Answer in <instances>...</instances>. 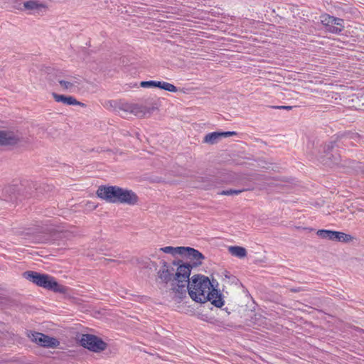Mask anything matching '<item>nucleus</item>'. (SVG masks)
<instances>
[{
  "label": "nucleus",
  "mask_w": 364,
  "mask_h": 364,
  "mask_svg": "<svg viewBox=\"0 0 364 364\" xmlns=\"http://www.w3.org/2000/svg\"><path fill=\"white\" fill-rule=\"evenodd\" d=\"M185 291H188L190 297L198 303L210 301L215 307L220 308L224 304L223 294L213 287L208 277L202 274H195L186 282Z\"/></svg>",
  "instance_id": "1"
},
{
  "label": "nucleus",
  "mask_w": 364,
  "mask_h": 364,
  "mask_svg": "<svg viewBox=\"0 0 364 364\" xmlns=\"http://www.w3.org/2000/svg\"><path fill=\"white\" fill-rule=\"evenodd\" d=\"M173 266L177 267L176 272L174 274L173 283L171 284L172 291L176 297L182 299L186 297L185 284L188 281L191 275L192 266L188 263H183L182 260H173L172 262Z\"/></svg>",
  "instance_id": "2"
},
{
  "label": "nucleus",
  "mask_w": 364,
  "mask_h": 364,
  "mask_svg": "<svg viewBox=\"0 0 364 364\" xmlns=\"http://www.w3.org/2000/svg\"><path fill=\"white\" fill-rule=\"evenodd\" d=\"M23 277L38 287L56 293L66 294L69 289L68 287L60 284L54 277L48 274L34 271H26L23 272Z\"/></svg>",
  "instance_id": "3"
},
{
  "label": "nucleus",
  "mask_w": 364,
  "mask_h": 364,
  "mask_svg": "<svg viewBox=\"0 0 364 364\" xmlns=\"http://www.w3.org/2000/svg\"><path fill=\"white\" fill-rule=\"evenodd\" d=\"M275 181H285L282 178H272L266 175L239 173L237 186H242L243 188L252 187V188L248 191H253L256 188V185H260L259 189L264 190L268 186H276Z\"/></svg>",
  "instance_id": "4"
},
{
  "label": "nucleus",
  "mask_w": 364,
  "mask_h": 364,
  "mask_svg": "<svg viewBox=\"0 0 364 364\" xmlns=\"http://www.w3.org/2000/svg\"><path fill=\"white\" fill-rule=\"evenodd\" d=\"M36 183L33 181H26L25 184H21V186H8L3 190L4 200L8 202L14 203L18 198V196L22 192L25 196H29L33 192V188L36 189Z\"/></svg>",
  "instance_id": "5"
},
{
  "label": "nucleus",
  "mask_w": 364,
  "mask_h": 364,
  "mask_svg": "<svg viewBox=\"0 0 364 364\" xmlns=\"http://www.w3.org/2000/svg\"><path fill=\"white\" fill-rule=\"evenodd\" d=\"M79 341L83 348L95 353L105 350L108 346L101 338L89 333L82 334Z\"/></svg>",
  "instance_id": "6"
},
{
  "label": "nucleus",
  "mask_w": 364,
  "mask_h": 364,
  "mask_svg": "<svg viewBox=\"0 0 364 364\" xmlns=\"http://www.w3.org/2000/svg\"><path fill=\"white\" fill-rule=\"evenodd\" d=\"M122 188L117 186H100L96 194L108 203H117Z\"/></svg>",
  "instance_id": "7"
},
{
  "label": "nucleus",
  "mask_w": 364,
  "mask_h": 364,
  "mask_svg": "<svg viewBox=\"0 0 364 364\" xmlns=\"http://www.w3.org/2000/svg\"><path fill=\"white\" fill-rule=\"evenodd\" d=\"M335 144V141H330L323 146V154H321V156L314 153H313V154L318 157L321 163L325 165L331 166L333 164H338L340 162L341 156L338 154H333Z\"/></svg>",
  "instance_id": "8"
},
{
  "label": "nucleus",
  "mask_w": 364,
  "mask_h": 364,
  "mask_svg": "<svg viewBox=\"0 0 364 364\" xmlns=\"http://www.w3.org/2000/svg\"><path fill=\"white\" fill-rule=\"evenodd\" d=\"M28 336L33 342L46 348H55L60 344V342L55 338L50 337L39 332L30 331Z\"/></svg>",
  "instance_id": "9"
},
{
  "label": "nucleus",
  "mask_w": 364,
  "mask_h": 364,
  "mask_svg": "<svg viewBox=\"0 0 364 364\" xmlns=\"http://www.w3.org/2000/svg\"><path fill=\"white\" fill-rule=\"evenodd\" d=\"M59 85L63 90L74 92L82 85V80L79 76L66 75L61 77Z\"/></svg>",
  "instance_id": "10"
},
{
  "label": "nucleus",
  "mask_w": 364,
  "mask_h": 364,
  "mask_svg": "<svg viewBox=\"0 0 364 364\" xmlns=\"http://www.w3.org/2000/svg\"><path fill=\"white\" fill-rule=\"evenodd\" d=\"M41 75L48 81L50 86L55 85L57 82L59 84V81L63 77V73L61 71L51 67H46L42 69Z\"/></svg>",
  "instance_id": "11"
},
{
  "label": "nucleus",
  "mask_w": 364,
  "mask_h": 364,
  "mask_svg": "<svg viewBox=\"0 0 364 364\" xmlns=\"http://www.w3.org/2000/svg\"><path fill=\"white\" fill-rule=\"evenodd\" d=\"M21 141L19 136L9 130H0V146H14Z\"/></svg>",
  "instance_id": "12"
},
{
  "label": "nucleus",
  "mask_w": 364,
  "mask_h": 364,
  "mask_svg": "<svg viewBox=\"0 0 364 364\" xmlns=\"http://www.w3.org/2000/svg\"><path fill=\"white\" fill-rule=\"evenodd\" d=\"M49 232V235H46L43 237L42 239L39 240L38 242H47L50 240V237H54V238H60V239H67L70 240L72 237H75V233L70 230H48Z\"/></svg>",
  "instance_id": "13"
},
{
  "label": "nucleus",
  "mask_w": 364,
  "mask_h": 364,
  "mask_svg": "<svg viewBox=\"0 0 364 364\" xmlns=\"http://www.w3.org/2000/svg\"><path fill=\"white\" fill-rule=\"evenodd\" d=\"M183 255H186L188 258L193 260V262L191 264L192 269L201 265L202 260L205 259L201 252L190 247H183Z\"/></svg>",
  "instance_id": "14"
},
{
  "label": "nucleus",
  "mask_w": 364,
  "mask_h": 364,
  "mask_svg": "<svg viewBox=\"0 0 364 364\" xmlns=\"http://www.w3.org/2000/svg\"><path fill=\"white\" fill-rule=\"evenodd\" d=\"M138 200L139 198L134 191L122 188L117 203L134 205L137 203Z\"/></svg>",
  "instance_id": "15"
},
{
  "label": "nucleus",
  "mask_w": 364,
  "mask_h": 364,
  "mask_svg": "<svg viewBox=\"0 0 364 364\" xmlns=\"http://www.w3.org/2000/svg\"><path fill=\"white\" fill-rule=\"evenodd\" d=\"M52 96L55 101L57 102H62L66 105H78L81 107H85V104L77 100L73 96L60 95L55 92H53Z\"/></svg>",
  "instance_id": "16"
},
{
  "label": "nucleus",
  "mask_w": 364,
  "mask_h": 364,
  "mask_svg": "<svg viewBox=\"0 0 364 364\" xmlns=\"http://www.w3.org/2000/svg\"><path fill=\"white\" fill-rule=\"evenodd\" d=\"M155 109H156L155 107H147L138 104H132V111L130 113L138 117H143L146 114H151Z\"/></svg>",
  "instance_id": "17"
},
{
  "label": "nucleus",
  "mask_w": 364,
  "mask_h": 364,
  "mask_svg": "<svg viewBox=\"0 0 364 364\" xmlns=\"http://www.w3.org/2000/svg\"><path fill=\"white\" fill-rule=\"evenodd\" d=\"M157 277L161 283L166 285L170 282L173 283L174 274L169 269H161L157 272Z\"/></svg>",
  "instance_id": "18"
},
{
  "label": "nucleus",
  "mask_w": 364,
  "mask_h": 364,
  "mask_svg": "<svg viewBox=\"0 0 364 364\" xmlns=\"http://www.w3.org/2000/svg\"><path fill=\"white\" fill-rule=\"evenodd\" d=\"M321 23L326 28L331 26V24H336L341 26L343 23V20L339 18L331 16L328 14H324L321 16Z\"/></svg>",
  "instance_id": "19"
},
{
  "label": "nucleus",
  "mask_w": 364,
  "mask_h": 364,
  "mask_svg": "<svg viewBox=\"0 0 364 364\" xmlns=\"http://www.w3.org/2000/svg\"><path fill=\"white\" fill-rule=\"evenodd\" d=\"M221 139V132H215L207 134L204 136L203 142L209 144H217Z\"/></svg>",
  "instance_id": "20"
},
{
  "label": "nucleus",
  "mask_w": 364,
  "mask_h": 364,
  "mask_svg": "<svg viewBox=\"0 0 364 364\" xmlns=\"http://www.w3.org/2000/svg\"><path fill=\"white\" fill-rule=\"evenodd\" d=\"M228 250L232 255L239 258H243L247 255L246 249L240 246H230Z\"/></svg>",
  "instance_id": "21"
},
{
  "label": "nucleus",
  "mask_w": 364,
  "mask_h": 364,
  "mask_svg": "<svg viewBox=\"0 0 364 364\" xmlns=\"http://www.w3.org/2000/svg\"><path fill=\"white\" fill-rule=\"evenodd\" d=\"M353 240V237L349 234H346L342 232H334L333 241H338L343 242H349Z\"/></svg>",
  "instance_id": "22"
},
{
  "label": "nucleus",
  "mask_w": 364,
  "mask_h": 364,
  "mask_svg": "<svg viewBox=\"0 0 364 364\" xmlns=\"http://www.w3.org/2000/svg\"><path fill=\"white\" fill-rule=\"evenodd\" d=\"M239 173H227L224 175L222 181L225 183L237 185Z\"/></svg>",
  "instance_id": "23"
},
{
  "label": "nucleus",
  "mask_w": 364,
  "mask_h": 364,
  "mask_svg": "<svg viewBox=\"0 0 364 364\" xmlns=\"http://www.w3.org/2000/svg\"><path fill=\"white\" fill-rule=\"evenodd\" d=\"M183 247H173L171 246H166L164 247H161L159 249L160 251L167 253V254H171L173 255L176 254L183 255Z\"/></svg>",
  "instance_id": "24"
},
{
  "label": "nucleus",
  "mask_w": 364,
  "mask_h": 364,
  "mask_svg": "<svg viewBox=\"0 0 364 364\" xmlns=\"http://www.w3.org/2000/svg\"><path fill=\"white\" fill-rule=\"evenodd\" d=\"M156 87H159L160 89L171 92H176L178 91V89L175 85L166 82L156 81Z\"/></svg>",
  "instance_id": "25"
},
{
  "label": "nucleus",
  "mask_w": 364,
  "mask_h": 364,
  "mask_svg": "<svg viewBox=\"0 0 364 364\" xmlns=\"http://www.w3.org/2000/svg\"><path fill=\"white\" fill-rule=\"evenodd\" d=\"M252 187H247V188H242L241 189H229V190H225L222 191L221 192H219L218 194L223 195V196H231V195H238L244 191H248L249 189H252Z\"/></svg>",
  "instance_id": "26"
},
{
  "label": "nucleus",
  "mask_w": 364,
  "mask_h": 364,
  "mask_svg": "<svg viewBox=\"0 0 364 364\" xmlns=\"http://www.w3.org/2000/svg\"><path fill=\"white\" fill-rule=\"evenodd\" d=\"M334 230H318L316 232L317 235L323 239L333 240Z\"/></svg>",
  "instance_id": "27"
},
{
  "label": "nucleus",
  "mask_w": 364,
  "mask_h": 364,
  "mask_svg": "<svg viewBox=\"0 0 364 364\" xmlns=\"http://www.w3.org/2000/svg\"><path fill=\"white\" fill-rule=\"evenodd\" d=\"M23 6H24V8L28 10L38 9L39 8L44 7L43 4H38L36 1H26L24 3Z\"/></svg>",
  "instance_id": "28"
},
{
  "label": "nucleus",
  "mask_w": 364,
  "mask_h": 364,
  "mask_svg": "<svg viewBox=\"0 0 364 364\" xmlns=\"http://www.w3.org/2000/svg\"><path fill=\"white\" fill-rule=\"evenodd\" d=\"M344 28L343 23L341 24V26H337L336 24H331V26H328L326 29L332 33H341Z\"/></svg>",
  "instance_id": "29"
},
{
  "label": "nucleus",
  "mask_w": 364,
  "mask_h": 364,
  "mask_svg": "<svg viewBox=\"0 0 364 364\" xmlns=\"http://www.w3.org/2000/svg\"><path fill=\"white\" fill-rule=\"evenodd\" d=\"M348 138L350 140H352V142H358L359 143L361 140L362 137L360 134L358 133H350L348 135Z\"/></svg>",
  "instance_id": "30"
},
{
  "label": "nucleus",
  "mask_w": 364,
  "mask_h": 364,
  "mask_svg": "<svg viewBox=\"0 0 364 364\" xmlns=\"http://www.w3.org/2000/svg\"><path fill=\"white\" fill-rule=\"evenodd\" d=\"M141 87H156V81L150 80V81H142L140 83Z\"/></svg>",
  "instance_id": "31"
},
{
  "label": "nucleus",
  "mask_w": 364,
  "mask_h": 364,
  "mask_svg": "<svg viewBox=\"0 0 364 364\" xmlns=\"http://www.w3.org/2000/svg\"><path fill=\"white\" fill-rule=\"evenodd\" d=\"M132 104H129V103H123L119 107V109L120 110H122L125 112H129L130 113L131 111H132Z\"/></svg>",
  "instance_id": "32"
},
{
  "label": "nucleus",
  "mask_w": 364,
  "mask_h": 364,
  "mask_svg": "<svg viewBox=\"0 0 364 364\" xmlns=\"http://www.w3.org/2000/svg\"><path fill=\"white\" fill-rule=\"evenodd\" d=\"M235 132H221V136L222 137H228L230 136L235 135Z\"/></svg>",
  "instance_id": "33"
},
{
  "label": "nucleus",
  "mask_w": 364,
  "mask_h": 364,
  "mask_svg": "<svg viewBox=\"0 0 364 364\" xmlns=\"http://www.w3.org/2000/svg\"><path fill=\"white\" fill-rule=\"evenodd\" d=\"M272 107L274 109H283L287 110H290L293 108L292 106H274Z\"/></svg>",
  "instance_id": "34"
},
{
  "label": "nucleus",
  "mask_w": 364,
  "mask_h": 364,
  "mask_svg": "<svg viewBox=\"0 0 364 364\" xmlns=\"http://www.w3.org/2000/svg\"><path fill=\"white\" fill-rule=\"evenodd\" d=\"M289 291L291 292L296 293V292H300V291H304V289L302 287H298V288H291L289 289Z\"/></svg>",
  "instance_id": "35"
},
{
  "label": "nucleus",
  "mask_w": 364,
  "mask_h": 364,
  "mask_svg": "<svg viewBox=\"0 0 364 364\" xmlns=\"http://www.w3.org/2000/svg\"><path fill=\"white\" fill-rule=\"evenodd\" d=\"M162 268L161 269H169L168 263L166 261H162Z\"/></svg>",
  "instance_id": "36"
},
{
  "label": "nucleus",
  "mask_w": 364,
  "mask_h": 364,
  "mask_svg": "<svg viewBox=\"0 0 364 364\" xmlns=\"http://www.w3.org/2000/svg\"><path fill=\"white\" fill-rule=\"evenodd\" d=\"M358 168L360 170L361 172H363L364 173V164H360L358 166Z\"/></svg>",
  "instance_id": "37"
},
{
  "label": "nucleus",
  "mask_w": 364,
  "mask_h": 364,
  "mask_svg": "<svg viewBox=\"0 0 364 364\" xmlns=\"http://www.w3.org/2000/svg\"><path fill=\"white\" fill-rule=\"evenodd\" d=\"M225 277H226V278H230L229 272H227V271H225Z\"/></svg>",
  "instance_id": "38"
},
{
  "label": "nucleus",
  "mask_w": 364,
  "mask_h": 364,
  "mask_svg": "<svg viewBox=\"0 0 364 364\" xmlns=\"http://www.w3.org/2000/svg\"><path fill=\"white\" fill-rule=\"evenodd\" d=\"M225 310L226 311V312L228 313V315L230 314V312L228 311V309L227 308H225Z\"/></svg>",
  "instance_id": "39"
}]
</instances>
